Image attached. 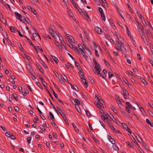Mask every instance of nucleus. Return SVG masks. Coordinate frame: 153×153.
<instances>
[{
    "mask_svg": "<svg viewBox=\"0 0 153 153\" xmlns=\"http://www.w3.org/2000/svg\"><path fill=\"white\" fill-rule=\"evenodd\" d=\"M106 73L107 71L106 70L104 69L101 73V76L103 78L105 79L107 75Z\"/></svg>",
    "mask_w": 153,
    "mask_h": 153,
    "instance_id": "9b49d317",
    "label": "nucleus"
},
{
    "mask_svg": "<svg viewBox=\"0 0 153 153\" xmlns=\"http://www.w3.org/2000/svg\"><path fill=\"white\" fill-rule=\"evenodd\" d=\"M140 109L143 114L144 115H145L146 114V113L144 111V109L141 106L140 107Z\"/></svg>",
    "mask_w": 153,
    "mask_h": 153,
    "instance_id": "c03bdc74",
    "label": "nucleus"
},
{
    "mask_svg": "<svg viewBox=\"0 0 153 153\" xmlns=\"http://www.w3.org/2000/svg\"><path fill=\"white\" fill-rule=\"evenodd\" d=\"M31 139V137H29L27 138V141L29 144H30V143Z\"/></svg>",
    "mask_w": 153,
    "mask_h": 153,
    "instance_id": "09e8293b",
    "label": "nucleus"
},
{
    "mask_svg": "<svg viewBox=\"0 0 153 153\" xmlns=\"http://www.w3.org/2000/svg\"><path fill=\"white\" fill-rule=\"evenodd\" d=\"M137 27L138 28V31L139 32L140 35H141V34H143V33L142 32L141 27H142V26L140 25L139 26H137Z\"/></svg>",
    "mask_w": 153,
    "mask_h": 153,
    "instance_id": "6ab92c4d",
    "label": "nucleus"
},
{
    "mask_svg": "<svg viewBox=\"0 0 153 153\" xmlns=\"http://www.w3.org/2000/svg\"><path fill=\"white\" fill-rule=\"evenodd\" d=\"M24 36L28 40V42H29L30 44L31 45H32V46H34V45L33 44L32 42L31 41V40L30 39H29L28 38H27V36Z\"/></svg>",
    "mask_w": 153,
    "mask_h": 153,
    "instance_id": "37998d69",
    "label": "nucleus"
},
{
    "mask_svg": "<svg viewBox=\"0 0 153 153\" xmlns=\"http://www.w3.org/2000/svg\"><path fill=\"white\" fill-rule=\"evenodd\" d=\"M100 116L101 117V118L102 119L104 120H106L108 119V117L106 115H105V117L101 114Z\"/></svg>",
    "mask_w": 153,
    "mask_h": 153,
    "instance_id": "2f4dec72",
    "label": "nucleus"
},
{
    "mask_svg": "<svg viewBox=\"0 0 153 153\" xmlns=\"http://www.w3.org/2000/svg\"><path fill=\"white\" fill-rule=\"evenodd\" d=\"M65 47V45L64 44L62 43H61V45H59V47L60 49L59 51H62V48H63Z\"/></svg>",
    "mask_w": 153,
    "mask_h": 153,
    "instance_id": "e433bc0d",
    "label": "nucleus"
},
{
    "mask_svg": "<svg viewBox=\"0 0 153 153\" xmlns=\"http://www.w3.org/2000/svg\"><path fill=\"white\" fill-rule=\"evenodd\" d=\"M122 125L123 128H125L128 132L131 134V131L129 128L128 127L127 125L124 123H122Z\"/></svg>",
    "mask_w": 153,
    "mask_h": 153,
    "instance_id": "0eeeda50",
    "label": "nucleus"
},
{
    "mask_svg": "<svg viewBox=\"0 0 153 153\" xmlns=\"http://www.w3.org/2000/svg\"><path fill=\"white\" fill-rule=\"evenodd\" d=\"M120 98L119 97H116V100L117 102V103L119 105V104H120L121 103V101Z\"/></svg>",
    "mask_w": 153,
    "mask_h": 153,
    "instance_id": "a878e982",
    "label": "nucleus"
},
{
    "mask_svg": "<svg viewBox=\"0 0 153 153\" xmlns=\"http://www.w3.org/2000/svg\"><path fill=\"white\" fill-rule=\"evenodd\" d=\"M68 83L70 84V85H71V88L72 89L75 90L76 91H78L79 89L77 88V87L74 85H72L71 83H70L69 82H68Z\"/></svg>",
    "mask_w": 153,
    "mask_h": 153,
    "instance_id": "4468645a",
    "label": "nucleus"
},
{
    "mask_svg": "<svg viewBox=\"0 0 153 153\" xmlns=\"http://www.w3.org/2000/svg\"><path fill=\"white\" fill-rule=\"evenodd\" d=\"M103 2L101 4L102 5L103 7H104V6H107L108 5L107 3L106 2V1L105 0V1H103Z\"/></svg>",
    "mask_w": 153,
    "mask_h": 153,
    "instance_id": "3c124183",
    "label": "nucleus"
},
{
    "mask_svg": "<svg viewBox=\"0 0 153 153\" xmlns=\"http://www.w3.org/2000/svg\"><path fill=\"white\" fill-rule=\"evenodd\" d=\"M95 30L98 34H102V30L98 27H96L95 28Z\"/></svg>",
    "mask_w": 153,
    "mask_h": 153,
    "instance_id": "f3484780",
    "label": "nucleus"
},
{
    "mask_svg": "<svg viewBox=\"0 0 153 153\" xmlns=\"http://www.w3.org/2000/svg\"><path fill=\"white\" fill-rule=\"evenodd\" d=\"M114 74L111 72L108 73V77L109 79H110L112 76H114Z\"/></svg>",
    "mask_w": 153,
    "mask_h": 153,
    "instance_id": "8fccbe9b",
    "label": "nucleus"
},
{
    "mask_svg": "<svg viewBox=\"0 0 153 153\" xmlns=\"http://www.w3.org/2000/svg\"><path fill=\"white\" fill-rule=\"evenodd\" d=\"M101 102H99V103L100 104L101 106V105H102V106H103V105L104 103V102L103 101L102 99L100 101Z\"/></svg>",
    "mask_w": 153,
    "mask_h": 153,
    "instance_id": "69168bd1",
    "label": "nucleus"
},
{
    "mask_svg": "<svg viewBox=\"0 0 153 153\" xmlns=\"http://www.w3.org/2000/svg\"><path fill=\"white\" fill-rule=\"evenodd\" d=\"M85 112L88 117H89L91 116L90 114L88 111L85 110Z\"/></svg>",
    "mask_w": 153,
    "mask_h": 153,
    "instance_id": "5fc2aeb1",
    "label": "nucleus"
},
{
    "mask_svg": "<svg viewBox=\"0 0 153 153\" xmlns=\"http://www.w3.org/2000/svg\"><path fill=\"white\" fill-rule=\"evenodd\" d=\"M112 147L113 149L117 151L119 150V148L117 147V146L115 145H114L112 146Z\"/></svg>",
    "mask_w": 153,
    "mask_h": 153,
    "instance_id": "c9c22d12",
    "label": "nucleus"
},
{
    "mask_svg": "<svg viewBox=\"0 0 153 153\" xmlns=\"http://www.w3.org/2000/svg\"><path fill=\"white\" fill-rule=\"evenodd\" d=\"M22 20L23 21L22 22L24 23L25 25L27 24V23L29 24L30 25L31 24V23L30 20L27 18L24 17V19Z\"/></svg>",
    "mask_w": 153,
    "mask_h": 153,
    "instance_id": "20e7f679",
    "label": "nucleus"
},
{
    "mask_svg": "<svg viewBox=\"0 0 153 153\" xmlns=\"http://www.w3.org/2000/svg\"><path fill=\"white\" fill-rule=\"evenodd\" d=\"M142 23L144 26H146L147 24L144 19H142Z\"/></svg>",
    "mask_w": 153,
    "mask_h": 153,
    "instance_id": "bf43d9fd",
    "label": "nucleus"
},
{
    "mask_svg": "<svg viewBox=\"0 0 153 153\" xmlns=\"http://www.w3.org/2000/svg\"><path fill=\"white\" fill-rule=\"evenodd\" d=\"M54 43L56 45L58 46V47H59V45H60V44H59V43L57 41H55Z\"/></svg>",
    "mask_w": 153,
    "mask_h": 153,
    "instance_id": "e2e57ef3",
    "label": "nucleus"
},
{
    "mask_svg": "<svg viewBox=\"0 0 153 153\" xmlns=\"http://www.w3.org/2000/svg\"><path fill=\"white\" fill-rule=\"evenodd\" d=\"M122 94L125 99H126V98L129 96V94L128 93L127 91L125 89L124 90L123 89V92L122 93Z\"/></svg>",
    "mask_w": 153,
    "mask_h": 153,
    "instance_id": "9d476101",
    "label": "nucleus"
},
{
    "mask_svg": "<svg viewBox=\"0 0 153 153\" xmlns=\"http://www.w3.org/2000/svg\"><path fill=\"white\" fill-rule=\"evenodd\" d=\"M33 47H34V49L36 51L37 50L39 49V50H41L42 51H43V50H42V49L41 48V47L40 48L39 46H34H34H33Z\"/></svg>",
    "mask_w": 153,
    "mask_h": 153,
    "instance_id": "393cba45",
    "label": "nucleus"
},
{
    "mask_svg": "<svg viewBox=\"0 0 153 153\" xmlns=\"http://www.w3.org/2000/svg\"><path fill=\"white\" fill-rule=\"evenodd\" d=\"M49 30L52 36L54 39H56V36L54 34L53 31L50 28L49 29Z\"/></svg>",
    "mask_w": 153,
    "mask_h": 153,
    "instance_id": "2eb2a0df",
    "label": "nucleus"
},
{
    "mask_svg": "<svg viewBox=\"0 0 153 153\" xmlns=\"http://www.w3.org/2000/svg\"><path fill=\"white\" fill-rule=\"evenodd\" d=\"M108 138L109 141L113 145L115 144V140L109 135L108 136Z\"/></svg>",
    "mask_w": 153,
    "mask_h": 153,
    "instance_id": "f8f14e48",
    "label": "nucleus"
},
{
    "mask_svg": "<svg viewBox=\"0 0 153 153\" xmlns=\"http://www.w3.org/2000/svg\"><path fill=\"white\" fill-rule=\"evenodd\" d=\"M140 79L141 82L144 84L146 86L147 85V82L143 78L140 77Z\"/></svg>",
    "mask_w": 153,
    "mask_h": 153,
    "instance_id": "5701e85b",
    "label": "nucleus"
},
{
    "mask_svg": "<svg viewBox=\"0 0 153 153\" xmlns=\"http://www.w3.org/2000/svg\"><path fill=\"white\" fill-rule=\"evenodd\" d=\"M94 69L96 71H98L100 72L101 71L100 65L99 64H97V65H95Z\"/></svg>",
    "mask_w": 153,
    "mask_h": 153,
    "instance_id": "423d86ee",
    "label": "nucleus"
},
{
    "mask_svg": "<svg viewBox=\"0 0 153 153\" xmlns=\"http://www.w3.org/2000/svg\"><path fill=\"white\" fill-rule=\"evenodd\" d=\"M51 90H52V91L53 92V94L55 97L56 98L58 99V96H57V95L56 94V93L53 90V89H51Z\"/></svg>",
    "mask_w": 153,
    "mask_h": 153,
    "instance_id": "6e6d98bb",
    "label": "nucleus"
},
{
    "mask_svg": "<svg viewBox=\"0 0 153 153\" xmlns=\"http://www.w3.org/2000/svg\"><path fill=\"white\" fill-rule=\"evenodd\" d=\"M63 118L65 122L68 125V120L66 118V117L65 116V117H63Z\"/></svg>",
    "mask_w": 153,
    "mask_h": 153,
    "instance_id": "052dcab7",
    "label": "nucleus"
},
{
    "mask_svg": "<svg viewBox=\"0 0 153 153\" xmlns=\"http://www.w3.org/2000/svg\"><path fill=\"white\" fill-rule=\"evenodd\" d=\"M95 99L97 100V102H95V105L98 108H100L101 105L99 103V102H101L100 100L102 99L100 97L98 96L95 95Z\"/></svg>",
    "mask_w": 153,
    "mask_h": 153,
    "instance_id": "f03ea898",
    "label": "nucleus"
},
{
    "mask_svg": "<svg viewBox=\"0 0 153 153\" xmlns=\"http://www.w3.org/2000/svg\"><path fill=\"white\" fill-rule=\"evenodd\" d=\"M65 111L63 110V111L60 114L62 118L65 117Z\"/></svg>",
    "mask_w": 153,
    "mask_h": 153,
    "instance_id": "de8ad7c7",
    "label": "nucleus"
},
{
    "mask_svg": "<svg viewBox=\"0 0 153 153\" xmlns=\"http://www.w3.org/2000/svg\"><path fill=\"white\" fill-rule=\"evenodd\" d=\"M103 2L101 4L102 5L103 7H104V6H107L108 5L107 3L106 2V1L105 0V1H103Z\"/></svg>",
    "mask_w": 153,
    "mask_h": 153,
    "instance_id": "864d4df0",
    "label": "nucleus"
},
{
    "mask_svg": "<svg viewBox=\"0 0 153 153\" xmlns=\"http://www.w3.org/2000/svg\"><path fill=\"white\" fill-rule=\"evenodd\" d=\"M12 95L14 99L17 101L18 100V96L16 94L13 93V94Z\"/></svg>",
    "mask_w": 153,
    "mask_h": 153,
    "instance_id": "4c0bfd02",
    "label": "nucleus"
},
{
    "mask_svg": "<svg viewBox=\"0 0 153 153\" xmlns=\"http://www.w3.org/2000/svg\"><path fill=\"white\" fill-rule=\"evenodd\" d=\"M81 14L86 19L90 18L89 16L87 14L85 10H83Z\"/></svg>",
    "mask_w": 153,
    "mask_h": 153,
    "instance_id": "6e6552de",
    "label": "nucleus"
},
{
    "mask_svg": "<svg viewBox=\"0 0 153 153\" xmlns=\"http://www.w3.org/2000/svg\"><path fill=\"white\" fill-rule=\"evenodd\" d=\"M62 77L63 78V79L66 82H68V80L66 76L64 74H62L61 75Z\"/></svg>",
    "mask_w": 153,
    "mask_h": 153,
    "instance_id": "72a5a7b5",
    "label": "nucleus"
},
{
    "mask_svg": "<svg viewBox=\"0 0 153 153\" xmlns=\"http://www.w3.org/2000/svg\"><path fill=\"white\" fill-rule=\"evenodd\" d=\"M98 10L101 14V13H103V10L101 7H98Z\"/></svg>",
    "mask_w": 153,
    "mask_h": 153,
    "instance_id": "680f3d73",
    "label": "nucleus"
},
{
    "mask_svg": "<svg viewBox=\"0 0 153 153\" xmlns=\"http://www.w3.org/2000/svg\"><path fill=\"white\" fill-rule=\"evenodd\" d=\"M18 45H19V48L20 50L21 51H22V52H23L24 53V49L22 47L21 43H18Z\"/></svg>",
    "mask_w": 153,
    "mask_h": 153,
    "instance_id": "c756f323",
    "label": "nucleus"
},
{
    "mask_svg": "<svg viewBox=\"0 0 153 153\" xmlns=\"http://www.w3.org/2000/svg\"><path fill=\"white\" fill-rule=\"evenodd\" d=\"M54 73L56 76L59 79L60 82L62 83H63L64 82L62 78L59 76L58 74L56 72H54Z\"/></svg>",
    "mask_w": 153,
    "mask_h": 153,
    "instance_id": "39448f33",
    "label": "nucleus"
},
{
    "mask_svg": "<svg viewBox=\"0 0 153 153\" xmlns=\"http://www.w3.org/2000/svg\"><path fill=\"white\" fill-rule=\"evenodd\" d=\"M126 144L128 145V146L131 148H133V147L130 144L129 142L128 141H127L126 142Z\"/></svg>",
    "mask_w": 153,
    "mask_h": 153,
    "instance_id": "774afa93",
    "label": "nucleus"
},
{
    "mask_svg": "<svg viewBox=\"0 0 153 153\" xmlns=\"http://www.w3.org/2000/svg\"><path fill=\"white\" fill-rule=\"evenodd\" d=\"M101 17L102 18V19L104 21H105V16L103 13H101Z\"/></svg>",
    "mask_w": 153,
    "mask_h": 153,
    "instance_id": "79ce46f5",
    "label": "nucleus"
},
{
    "mask_svg": "<svg viewBox=\"0 0 153 153\" xmlns=\"http://www.w3.org/2000/svg\"><path fill=\"white\" fill-rule=\"evenodd\" d=\"M82 81L84 84L86 86L85 87L87 88L88 86V83L86 82V79L84 78L82 79Z\"/></svg>",
    "mask_w": 153,
    "mask_h": 153,
    "instance_id": "4be33fe9",
    "label": "nucleus"
},
{
    "mask_svg": "<svg viewBox=\"0 0 153 153\" xmlns=\"http://www.w3.org/2000/svg\"><path fill=\"white\" fill-rule=\"evenodd\" d=\"M110 108L116 114L117 112V110L115 109L113 105H110Z\"/></svg>",
    "mask_w": 153,
    "mask_h": 153,
    "instance_id": "412c9836",
    "label": "nucleus"
},
{
    "mask_svg": "<svg viewBox=\"0 0 153 153\" xmlns=\"http://www.w3.org/2000/svg\"><path fill=\"white\" fill-rule=\"evenodd\" d=\"M126 110L128 113H130L131 108H132V106L129 102H126Z\"/></svg>",
    "mask_w": 153,
    "mask_h": 153,
    "instance_id": "f257e3e1",
    "label": "nucleus"
},
{
    "mask_svg": "<svg viewBox=\"0 0 153 153\" xmlns=\"http://www.w3.org/2000/svg\"><path fill=\"white\" fill-rule=\"evenodd\" d=\"M72 49L75 51H78V49L77 47H76L74 45H73V47L71 48Z\"/></svg>",
    "mask_w": 153,
    "mask_h": 153,
    "instance_id": "49530a36",
    "label": "nucleus"
},
{
    "mask_svg": "<svg viewBox=\"0 0 153 153\" xmlns=\"http://www.w3.org/2000/svg\"><path fill=\"white\" fill-rule=\"evenodd\" d=\"M146 122L149 124L151 127H153V123H152L150 122L149 120L148 119H147L146 120Z\"/></svg>",
    "mask_w": 153,
    "mask_h": 153,
    "instance_id": "cd10ccee",
    "label": "nucleus"
},
{
    "mask_svg": "<svg viewBox=\"0 0 153 153\" xmlns=\"http://www.w3.org/2000/svg\"><path fill=\"white\" fill-rule=\"evenodd\" d=\"M10 28L11 31L13 33H15L17 31L16 28L14 27L10 26Z\"/></svg>",
    "mask_w": 153,
    "mask_h": 153,
    "instance_id": "aec40b11",
    "label": "nucleus"
},
{
    "mask_svg": "<svg viewBox=\"0 0 153 153\" xmlns=\"http://www.w3.org/2000/svg\"><path fill=\"white\" fill-rule=\"evenodd\" d=\"M116 48L118 51H121L123 53L125 52V51L122 49V46L121 44H119V45H117V48Z\"/></svg>",
    "mask_w": 153,
    "mask_h": 153,
    "instance_id": "a211bd4d",
    "label": "nucleus"
},
{
    "mask_svg": "<svg viewBox=\"0 0 153 153\" xmlns=\"http://www.w3.org/2000/svg\"><path fill=\"white\" fill-rule=\"evenodd\" d=\"M14 13L15 14V16L16 17L17 19L19 20L20 21V22L23 21V20L21 19L22 17V16L21 14L19 13L16 12H15Z\"/></svg>",
    "mask_w": 153,
    "mask_h": 153,
    "instance_id": "7ed1b4c3",
    "label": "nucleus"
},
{
    "mask_svg": "<svg viewBox=\"0 0 153 153\" xmlns=\"http://www.w3.org/2000/svg\"><path fill=\"white\" fill-rule=\"evenodd\" d=\"M40 62L41 63V64H42L43 65V66H44L45 68H46L47 67V66L45 64L42 60H41Z\"/></svg>",
    "mask_w": 153,
    "mask_h": 153,
    "instance_id": "0e129e2a",
    "label": "nucleus"
},
{
    "mask_svg": "<svg viewBox=\"0 0 153 153\" xmlns=\"http://www.w3.org/2000/svg\"><path fill=\"white\" fill-rule=\"evenodd\" d=\"M103 2L101 4L102 5L103 7H104V6H107L108 5L107 3L106 2V1L105 0V1H103Z\"/></svg>",
    "mask_w": 153,
    "mask_h": 153,
    "instance_id": "603ef678",
    "label": "nucleus"
},
{
    "mask_svg": "<svg viewBox=\"0 0 153 153\" xmlns=\"http://www.w3.org/2000/svg\"><path fill=\"white\" fill-rule=\"evenodd\" d=\"M51 56L55 63L56 64L58 62V58L54 56Z\"/></svg>",
    "mask_w": 153,
    "mask_h": 153,
    "instance_id": "bb28decb",
    "label": "nucleus"
},
{
    "mask_svg": "<svg viewBox=\"0 0 153 153\" xmlns=\"http://www.w3.org/2000/svg\"><path fill=\"white\" fill-rule=\"evenodd\" d=\"M123 81L124 82H125L127 84H128L129 83L128 82V81L127 79H126L125 78L123 77Z\"/></svg>",
    "mask_w": 153,
    "mask_h": 153,
    "instance_id": "4d7b16f0",
    "label": "nucleus"
},
{
    "mask_svg": "<svg viewBox=\"0 0 153 153\" xmlns=\"http://www.w3.org/2000/svg\"><path fill=\"white\" fill-rule=\"evenodd\" d=\"M27 7L29 10L31 11L34 14H36V12L33 8H32L29 5H27Z\"/></svg>",
    "mask_w": 153,
    "mask_h": 153,
    "instance_id": "ddd939ff",
    "label": "nucleus"
},
{
    "mask_svg": "<svg viewBox=\"0 0 153 153\" xmlns=\"http://www.w3.org/2000/svg\"><path fill=\"white\" fill-rule=\"evenodd\" d=\"M68 42H67V44L68 45L70 48H72V47H73V45H72L70 42H69L68 41Z\"/></svg>",
    "mask_w": 153,
    "mask_h": 153,
    "instance_id": "13d9d810",
    "label": "nucleus"
},
{
    "mask_svg": "<svg viewBox=\"0 0 153 153\" xmlns=\"http://www.w3.org/2000/svg\"><path fill=\"white\" fill-rule=\"evenodd\" d=\"M49 114L50 116V120H54L55 118L53 114L51 112H50Z\"/></svg>",
    "mask_w": 153,
    "mask_h": 153,
    "instance_id": "b1692460",
    "label": "nucleus"
},
{
    "mask_svg": "<svg viewBox=\"0 0 153 153\" xmlns=\"http://www.w3.org/2000/svg\"><path fill=\"white\" fill-rule=\"evenodd\" d=\"M109 22L111 26L114 29L116 30V27L115 26L114 24L113 23V22L112 21V20L110 19Z\"/></svg>",
    "mask_w": 153,
    "mask_h": 153,
    "instance_id": "dca6fc26",
    "label": "nucleus"
},
{
    "mask_svg": "<svg viewBox=\"0 0 153 153\" xmlns=\"http://www.w3.org/2000/svg\"><path fill=\"white\" fill-rule=\"evenodd\" d=\"M30 73L31 74V76H34L35 75H36L35 72L33 71L32 69H30V71H29Z\"/></svg>",
    "mask_w": 153,
    "mask_h": 153,
    "instance_id": "c85d7f7f",
    "label": "nucleus"
},
{
    "mask_svg": "<svg viewBox=\"0 0 153 153\" xmlns=\"http://www.w3.org/2000/svg\"><path fill=\"white\" fill-rule=\"evenodd\" d=\"M72 4L75 9H78V8H79V7L78 6L77 4L75 2H73Z\"/></svg>",
    "mask_w": 153,
    "mask_h": 153,
    "instance_id": "a19ab883",
    "label": "nucleus"
},
{
    "mask_svg": "<svg viewBox=\"0 0 153 153\" xmlns=\"http://www.w3.org/2000/svg\"><path fill=\"white\" fill-rule=\"evenodd\" d=\"M72 125L73 126L74 128V129L76 131H79V130L78 128L76 127L75 126L74 124V123H72Z\"/></svg>",
    "mask_w": 153,
    "mask_h": 153,
    "instance_id": "a18cd8bd",
    "label": "nucleus"
},
{
    "mask_svg": "<svg viewBox=\"0 0 153 153\" xmlns=\"http://www.w3.org/2000/svg\"><path fill=\"white\" fill-rule=\"evenodd\" d=\"M48 100L50 101V103H51V105L52 106L53 109H54V110L57 113H58V111H57V110L56 109V108L54 106V105L53 104V103H52V102L50 101V100L49 99H48Z\"/></svg>",
    "mask_w": 153,
    "mask_h": 153,
    "instance_id": "f704fd0d",
    "label": "nucleus"
},
{
    "mask_svg": "<svg viewBox=\"0 0 153 153\" xmlns=\"http://www.w3.org/2000/svg\"><path fill=\"white\" fill-rule=\"evenodd\" d=\"M78 48L81 52L82 54L84 53H85V49L83 48V46H82L80 44H78Z\"/></svg>",
    "mask_w": 153,
    "mask_h": 153,
    "instance_id": "1a4fd4ad",
    "label": "nucleus"
},
{
    "mask_svg": "<svg viewBox=\"0 0 153 153\" xmlns=\"http://www.w3.org/2000/svg\"><path fill=\"white\" fill-rule=\"evenodd\" d=\"M37 34L39 36V37L41 39V38H40L39 34H38V33H33L32 34V36L33 38H35V37H36L37 36Z\"/></svg>",
    "mask_w": 153,
    "mask_h": 153,
    "instance_id": "ea45409f",
    "label": "nucleus"
},
{
    "mask_svg": "<svg viewBox=\"0 0 153 153\" xmlns=\"http://www.w3.org/2000/svg\"><path fill=\"white\" fill-rule=\"evenodd\" d=\"M76 59H74V62H75V63L76 66L77 67H79L80 68H81L79 66V63L77 62L76 61Z\"/></svg>",
    "mask_w": 153,
    "mask_h": 153,
    "instance_id": "58836bf2",
    "label": "nucleus"
},
{
    "mask_svg": "<svg viewBox=\"0 0 153 153\" xmlns=\"http://www.w3.org/2000/svg\"><path fill=\"white\" fill-rule=\"evenodd\" d=\"M69 37L68 38L70 40L71 42H72L73 43H74V38L72 37V36L71 35V36H68Z\"/></svg>",
    "mask_w": 153,
    "mask_h": 153,
    "instance_id": "7c9ffc66",
    "label": "nucleus"
},
{
    "mask_svg": "<svg viewBox=\"0 0 153 153\" xmlns=\"http://www.w3.org/2000/svg\"><path fill=\"white\" fill-rule=\"evenodd\" d=\"M63 109L62 108V109L61 108L60 109L58 107L57 108L58 110V111L60 114L63 111Z\"/></svg>",
    "mask_w": 153,
    "mask_h": 153,
    "instance_id": "338daca9",
    "label": "nucleus"
},
{
    "mask_svg": "<svg viewBox=\"0 0 153 153\" xmlns=\"http://www.w3.org/2000/svg\"><path fill=\"white\" fill-rule=\"evenodd\" d=\"M126 74L128 75H130L132 76H134V74L131 71H126Z\"/></svg>",
    "mask_w": 153,
    "mask_h": 153,
    "instance_id": "473e14b6",
    "label": "nucleus"
}]
</instances>
